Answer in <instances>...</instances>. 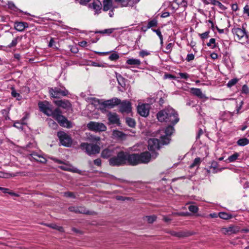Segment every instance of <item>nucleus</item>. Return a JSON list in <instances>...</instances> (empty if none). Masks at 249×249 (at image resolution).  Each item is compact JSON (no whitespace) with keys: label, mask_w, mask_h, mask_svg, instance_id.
Wrapping results in <instances>:
<instances>
[{"label":"nucleus","mask_w":249,"mask_h":249,"mask_svg":"<svg viewBox=\"0 0 249 249\" xmlns=\"http://www.w3.org/2000/svg\"><path fill=\"white\" fill-rule=\"evenodd\" d=\"M174 131L172 125H169L165 130H160L157 132L156 138H150L148 141V149L152 153H156V151L160 147V144H166L169 143V137Z\"/></svg>","instance_id":"1"},{"label":"nucleus","mask_w":249,"mask_h":249,"mask_svg":"<svg viewBox=\"0 0 249 249\" xmlns=\"http://www.w3.org/2000/svg\"><path fill=\"white\" fill-rule=\"evenodd\" d=\"M38 106L42 112L48 116H52L53 118L58 121L61 126L67 128L71 127L70 122L61 114L59 109L56 108L53 111L52 105L48 102H39Z\"/></svg>","instance_id":"2"},{"label":"nucleus","mask_w":249,"mask_h":249,"mask_svg":"<svg viewBox=\"0 0 249 249\" xmlns=\"http://www.w3.org/2000/svg\"><path fill=\"white\" fill-rule=\"evenodd\" d=\"M158 120L161 122H165L175 124L179 121L178 114L172 107H167L159 111L157 114Z\"/></svg>","instance_id":"3"},{"label":"nucleus","mask_w":249,"mask_h":249,"mask_svg":"<svg viewBox=\"0 0 249 249\" xmlns=\"http://www.w3.org/2000/svg\"><path fill=\"white\" fill-rule=\"evenodd\" d=\"M127 161V153L123 151L119 152L117 156L111 158L109 160V164L111 166H120L125 164Z\"/></svg>","instance_id":"4"},{"label":"nucleus","mask_w":249,"mask_h":249,"mask_svg":"<svg viewBox=\"0 0 249 249\" xmlns=\"http://www.w3.org/2000/svg\"><path fill=\"white\" fill-rule=\"evenodd\" d=\"M82 150H85L86 153L89 155L98 154L100 151V146L96 144H89L83 142L80 144Z\"/></svg>","instance_id":"5"},{"label":"nucleus","mask_w":249,"mask_h":249,"mask_svg":"<svg viewBox=\"0 0 249 249\" xmlns=\"http://www.w3.org/2000/svg\"><path fill=\"white\" fill-rule=\"evenodd\" d=\"M87 127L89 130L95 132L105 131L107 129L106 126L103 123L93 121L89 123Z\"/></svg>","instance_id":"6"},{"label":"nucleus","mask_w":249,"mask_h":249,"mask_svg":"<svg viewBox=\"0 0 249 249\" xmlns=\"http://www.w3.org/2000/svg\"><path fill=\"white\" fill-rule=\"evenodd\" d=\"M57 136L59 138L61 144L67 147H69L72 143V140L71 137L65 132L61 131L58 132Z\"/></svg>","instance_id":"7"},{"label":"nucleus","mask_w":249,"mask_h":249,"mask_svg":"<svg viewBox=\"0 0 249 249\" xmlns=\"http://www.w3.org/2000/svg\"><path fill=\"white\" fill-rule=\"evenodd\" d=\"M158 156L157 153L150 154L148 152H144L139 154L140 163H147L151 158L155 159Z\"/></svg>","instance_id":"8"},{"label":"nucleus","mask_w":249,"mask_h":249,"mask_svg":"<svg viewBox=\"0 0 249 249\" xmlns=\"http://www.w3.org/2000/svg\"><path fill=\"white\" fill-rule=\"evenodd\" d=\"M121 103V101L120 99L114 98H112L110 100L105 101L101 103L99 100H94V105H97L98 104H102L105 107H107L108 108H113L115 106Z\"/></svg>","instance_id":"9"},{"label":"nucleus","mask_w":249,"mask_h":249,"mask_svg":"<svg viewBox=\"0 0 249 249\" xmlns=\"http://www.w3.org/2000/svg\"><path fill=\"white\" fill-rule=\"evenodd\" d=\"M232 32L236 39L244 41L247 38V35L244 28H234L232 29Z\"/></svg>","instance_id":"10"},{"label":"nucleus","mask_w":249,"mask_h":249,"mask_svg":"<svg viewBox=\"0 0 249 249\" xmlns=\"http://www.w3.org/2000/svg\"><path fill=\"white\" fill-rule=\"evenodd\" d=\"M50 93L52 97L54 98H59L61 96H66L68 94V91L64 88L60 89L55 88L50 90Z\"/></svg>","instance_id":"11"},{"label":"nucleus","mask_w":249,"mask_h":249,"mask_svg":"<svg viewBox=\"0 0 249 249\" xmlns=\"http://www.w3.org/2000/svg\"><path fill=\"white\" fill-rule=\"evenodd\" d=\"M150 105L148 104L139 103L137 107L138 112L143 117H146L149 114Z\"/></svg>","instance_id":"12"},{"label":"nucleus","mask_w":249,"mask_h":249,"mask_svg":"<svg viewBox=\"0 0 249 249\" xmlns=\"http://www.w3.org/2000/svg\"><path fill=\"white\" fill-rule=\"evenodd\" d=\"M117 149V147L109 146L103 150L101 152V157L104 159H107L115 153Z\"/></svg>","instance_id":"13"},{"label":"nucleus","mask_w":249,"mask_h":249,"mask_svg":"<svg viewBox=\"0 0 249 249\" xmlns=\"http://www.w3.org/2000/svg\"><path fill=\"white\" fill-rule=\"evenodd\" d=\"M52 160H54L55 162H57L58 163L62 164V165L60 166L59 167L65 171H71L73 172H76L77 169L73 167L71 165L67 164V163H64L61 160H57L54 158H51Z\"/></svg>","instance_id":"14"},{"label":"nucleus","mask_w":249,"mask_h":249,"mask_svg":"<svg viewBox=\"0 0 249 249\" xmlns=\"http://www.w3.org/2000/svg\"><path fill=\"white\" fill-rule=\"evenodd\" d=\"M239 231V228L235 226H231L228 227H223L220 229V231L224 234L230 235L236 233Z\"/></svg>","instance_id":"15"},{"label":"nucleus","mask_w":249,"mask_h":249,"mask_svg":"<svg viewBox=\"0 0 249 249\" xmlns=\"http://www.w3.org/2000/svg\"><path fill=\"white\" fill-rule=\"evenodd\" d=\"M129 164L136 165L140 163L139 154H134L128 155L127 154V161Z\"/></svg>","instance_id":"16"},{"label":"nucleus","mask_w":249,"mask_h":249,"mask_svg":"<svg viewBox=\"0 0 249 249\" xmlns=\"http://www.w3.org/2000/svg\"><path fill=\"white\" fill-rule=\"evenodd\" d=\"M131 109V104L129 101H124L120 104V111L123 113H130Z\"/></svg>","instance_id":"17"},{"label":"nucleus","mask_w":249,"mask_h":249,"mask_svg":"<svg viewBox=\"0 0 249 249\" xmlns=\"http://www.w3.org/2000/svg\"><path fill=\"white\" fill-rule=\"evenodd\" d=\"M30 156V160L33 159L41 163H44L47 161L46 158L40 155L36 154V153H33L31 154Z\"/></svg>","instance_id":"18"},{"label":"nucleus","mask_w":249,"mask_h":249,"mask_svg":"<svg viewBox=\"0 0 249 249\" xmlns=\"http://www.w3.org/2000/svg\"><path fill=\"white\" fill-rule=\"evenodd\" d=\"M28 26V24L26 22H16L14 24L15 29L20 32L23 31Z\"/></svg>","instance_id":"19"},{"label":"nucleus","mask_w":249,"mask_h":249,"mask_svg":"<svg viewBox=\"0 0 249 249\" xmlns=\"http://www.w3.org/2000/svg\"><path fill=\"white\" fill-rule=\"evenodd\" d=\"M108 119L109 122L113 124H119V119L118 115L115 113H109L108 115Z\"/></svg>","instance_id":"20"},{"label":"nucleus","mask_w":249,"mask_h":249,"mask_svg":"<svg viewBox=\"0 0 249 249\" xmlns=\"http://www.w3.org/2000/svg\"><path fill=\"white\" fill-rule=\"evenodd\" d=\"M54 103L58 106L64 108H68L71 107V104L67 101L57 100L55 101Z\"/></svg>","instance_id":"21"},{"label":"nucleus","mask_w":249,"mask_h":249,"mask_svg":"<svg viewBox=\"0 0 249 249\" xmlns=\"http://www.w3.org/2000/svg\"><path fill=\"white\" fill-rule=\"evenodd\" d=\"M191 93L200 98H207L205 94H204L199 89L193 88L191 89Z\"/></svg>","instance_id":"22"},{"label":"nucleus","mask_w":249,"mask_h":249,"mask_svg":"<svg viewBox=\"0 0 249 249\" xmlns=\"http://www.w3.org/2000/svg\"><path fill=\"white\" fill-rule=\"evenodd\" d=\"M121 3L123 6H132L134 3H137L140 0H116Z\"/></svg>","instance_id":"23"},{"label":"nucleus","mask_w":249,"mask_h":249,"mask_svg":"<svg viewBox=\"0 0 249 249\" xmlns=\"http://www.w3.org/2000/svg\"><path fill=\"white\" fill-rule=\"evenodd\" d=\"M112 0H103V9L104 11H107L113 7Z\"/></svg>","instance_id":"24"},{"label":"nucleus","mask_w":249,"mask_h":249,"mask_svg":"<svg viewBox=\"0 0 249 249\" xmlns=\"http://www.w3.org/2000/svg\"><path fill=\"white\" fill-rule=\"evenodd\" d=\"M90 7L97 12L101 10V3L99 0H94L93 2L90 4Z\"/></svg>","instance_id":"25"},{"label":"nucleus","mask_w":249,"mask_h":249,"mask_svg":"<svg viewBox=\"0 0 249 249\" xmlns=\"http://www.w3.org/2000/svg\"><path fill=\"white\" fill-rule=\"evenodd\" d=\"M26 118H23L20 122H16L14 124V126L20 129H23V126L26 124L25 122Z\"/></svg>","instance_id":"26"},{"label":"nucleus","mask_w":249,"mask_h":249,"mask_svg":"<svg viewBox=\"0 0 249 249\" xmlns=\"http://www.w3.org/2000/svg\"><path fill=\"white\" fill-rule=\"evenodd\" d=\"M71 211H73L77 213H87L88 211L85 209L84 208L80 207V208H75V207H70L69 208Z\"/></svg>","instance_id":"27"},{"label":"nucleus","mask_w":249,"mask_h":249,"mask_svg":"<svg viewBox=\"0 0 249 249\" xmlns=\"http://www.w3.org/2000/svg\"><path fill=\"white\" fill-rule=\"evenodd\" d=\"M156 219L157 216L155 215L146 216L143 217V220L147 221L148 223H153L155 221H156Z\"/></svg>","instance_id":"28"},{"label":"nucleus","mask_w":249,"mask_h":249,"mask_svg":"<svg viewBox=\"0 0 249 249\" xmlns=\"http://www.w3.org/2000/svg\"><path fill=\"white\" fill-rule=\"evenodd\" d=\"M126 63L127 64L131 65H139L141 64V61L139 59L131 58L128 59Z\"/></svg>","instance_id":"29"},{"label":"nucleus","mask_w":249,"mask_h":249,"mask_svg":"<svg viewBox=\"0 0 249 249\" xmlns=\"http://www.w3.org/2000/svg\"><path fill=\"white\" fill-rule=\"evenodd\" d=\"M46 226L61 232H63L64 231L63 227L59 226L55 224H46Z\"/></svg>","instance_id":"30"},{"label":"nucleus","mask_w":249,"mask_h":249,"mask_svg":"<svg viewBox=\"0 0 249 249\" xmlns=\"http://www.w3.org/2000/svg\"><path fill=\"white\" fill-rule=\"evenodd\" d=\"M112 136L114 138H123L124 134L118 130H114L112 132Z\"/></svg>","instance_id":"31"},{"label":"nucleus","mask_w":249,"mask_h":249,"mask_svg":"<svg viewBox=\"0 0 249 249\" xmlns=\"http://www.w3.org/2000/svg\"><path fill=\"white\" fill-rule=\"evenodd\" d=\"M219 216L223 219H229L231 217V215L226 213L221 212L219 213Z\"/></svg>","instance_id":"32"},{"label":"nucleus","mask_w":249,"mask_h":249,"mask_svg":"<svg viewBox=\"0 0 249 249\" xmlns=\"http://www.w3.org/2000/svg\"><path fill=\"white\" fill-rule=\"evenodd\" d=\"M239 156V154L237 153H234V154L230 156L228 159L227 160V161L228 162H233L235 161Z\"/></svg>","instance_id":"33"},{"label":"nucleus","mask_w":249,"mask_h":249,"mask_svg":"<svg viewBox=\"0 0 249 249\" xmlns=\"http://www.w3.org/2000/svg\"><path fill=\"white\" fill-rule=\"evenodd\" d=\"M15 176V174H11L7 173H4L0 171V178H8Z\"/></svg>","instance_id":"34"},{"label":"nucleus","mask_w":249,"mask_h":249,"mask_svg":"<svg viewBox=\"0 0 249 249\" xmlns=\"http://www.w3.org/2000/svg\"><path fill=\"white\" fill-rule=\"evenodd\" d=\"M237 143L239 145L244 146L248 144L249 143V141L246 138L241 139L238 141Z\"/></svg>","instance_id":"35"},{"label":"nucleus","mask_w":249,"mask_h":249,"mask_svg":"<svg viewBox=\"0 0 249 249\" xmlns=\"http://www.w3.org/2000/svg\"><path fill=\"white\" fill-rule=\"evenodd\" d=\"M12 95L14 97L16 98L17 100H20L21 99V96H20L19 93H17L13 88L12 89Z\"/></svg>","instance_id":"36"},{"label":"nucleus","mask_w":249,"mask_h":249,"mask_svg":"<svg viewBox=\"0 0 249 249\" xmlns=\"http://www.w3.org/2000/svg\"><path fill=\"white\" fill-rule=\"evenodd\" d=\"M126 123L130 127H134L135 125V122L134 120L130 118H126Z\"/></svg>","instance_id":"37"},{"label":"nucleus","mask_w":249,"mask_h":249,"mask_svg":"<svg viewBox=\"0 0 249 249\" xmlns=\"http://www.w3.org/2000/svg\"><path fill=\"white\" fill-rule=\"evenodd\" d=\"M238 81V79L237 78H234L230 81H229V82L227 84V86L229 88L231 87L235 84H236Z\"/></svg>","instance_id":"38"},{"label":"nucleus","mask_w":249,"mask_h":249,"mask_svg":"<svg viewBox=\"0 0 249 249\" xmlns=\"http://www.w3.org/2000/svg\"><path fill=\"white\" fill-rule=\"evenodd\" d=\"M201 162V159L199 158H196L193 163L190 165L191 168H193L196 166L198 165Z\"/></svg>","instance_id":"39"},{"label":"nucleus","mask_w":249,"mask_h":249,"mask_svg":"<svg viewBox=\"0 0 249 249\" xmlns=\"http://www.w3.org/2000/svg\"><path fill=\"white\" fill-rule=\"evenodd\" d=\"M150 54V53L146 50H142L139 52V55L142 57H144Z\"/></svg>","instance_id":"40"},{"label":"nucleus","mask_w":249,"mask_h":249,"mask_svg":"<svg viewBox=\"0 0 249 249\" xmlns=\"http://www.w3.org/2000/svg\"><path fill=\"white\" fill-rule=\"evenodd\" d=\"M210 3L214 5L218 6L221 8L224 7L223 5L221 2L216 0H211Z\"/></svg>","instance_id":"41"},{"label":"nucleus","mask_w":249,"mask_h":249,"mask_svg":"<svg viewBox=\"0 0 249 249\" xmlns=\"http://www.w3.org/2000/svg\"><path fill=\"white\" fill-rule=\"evenodd\" d=\"M114 30V29L110 28V29H105L102 31H99L98 32L101 34H106L109 35L111 33L113 32V31Z\"/></svg>","instance_id":"42"},{"label":"nucleus","mask_w":249,"mask_h":249,"mask_svg":"<svg viewBox=\"0 0 249 249\" xmlns=\"http://www.w3.org/2000/svg\"><path fill=\"white\" fill-rule=\"evenodd\" d=\"M157 25V20L155 19H154V20H151L150 21H149L148 22V24L147 25V28H150L151 27L156 26Z\"/></svg>","instance_id":"43"},{"label":"nucleus","mask_w":249,"mask_h":249,"mask_svg":"<svg viewBox=\"0 0 249 249\" xmlns=\"http://www.w3.org/2000/svg\"><path fill=\"white\" fill-rule=\"evenodd\" d=\"M49 126L53 129H56L57 127V124L52 120H50L48 123Z\"/></svg>","instance_id":"44"},{"label":"nucleus","mask_w":249,"mask_h":249,"mask_svg":"<svg viewBox=\"0 0 249 249\" xmlns=\"http://www.w3.org/2000/svg\"><path fill=\"white\" fill-rule=\"evenodd\" d=\"M117 79L119 84L122 87H123L125 86V84L124 82V79L121 76V75H119L118 76H117Z\"/></svg>","instance_id":"45"},{"label":"nucleus","mask_w":249,"mask_h":249,"mask_svg":"<svg viewBox=\"0 0 249 249\" xmlns=\"http://www.w3.org/2000/svg\"><path fill=\"white\" fill-rule=\"evenodd\" d=\"M215 40L214 38H211L210 39L209 42L207 43V45L211 47L212 48H214L215 47Z\"/></svg>","instance_id":"46"},{"label":"nucleus","mask_w":249,"mask_h":249,"mask_svg":"<svg viewBox=\"0 0 249 249\" xmlns=\"http://www.w3.org/2000/svg\"><path fill=\"white\" fill-rule=\"evenodd\" d=\"M153 31L155 32L156 33V34L159 36V37L160 40V43H163V37H162V36L161 35V32L159 30H155V29H153Z\"/></svg>","instance_id":"47"},{"label":"nucleus","mask_w":249,"mask_h":249,"mask_svg":"<svg viewBox=\"0 0 249 249\" xmlns=\"http://www.w3.org/2000/svg\"><path fill=\"white\" fill-rule=\"evenodd\" d=\"M188 209L190 211L193 213H196L198 211V208L197 206L195 205H190L189 206Z\"/></svg>","instance_id":"48"},{"label":"nucleus","mask_w":249,"mask_h":249,"mask_svg":"<svg viewBox=\"0 0 249 249\" xmlns=\"http://www.w3.org/2000/svg\"><path fill=\"white\" fill-rule=\"evenodd\" d=\"M101 138L99 137L91 136L90 138H89V140L92 142L100 141Z\"/></svg>","instance_id":"49"},{"label":"nucleus","mask_w":249,"mask_h":249,"mask_svg":"<svg viewBox=\"0 0 249 249\" xmlns=\"http://www.w3.org/2000/svg\"><path fill=\"white\" fill-rule=\"evenodd\" d=\"M18 38H14L11 42V43L9 45V47L11 48L15 46L18 43Z\"/></svg>","instance_id":"50"},{"label":"nucleus","mask_w":249,"mask_h":249,"mask_svg":"<svg viewBox=\"0 0 249 249\" xmlns=\"http://www.w3.org/2000/svg\"><path fill=\"white\" fill-rule=\"evenodd\" d=\"M118 58L119 55L117 53H112L109 57V59L111 60H115L118 59Z\"/></svg>","instance_id":"51"},{"label":"nucleus","mask_w":249,"mask_h":249,"mask_svg":"<svg viewBox=\"0 0 249 249\" xmlns=\"http://www.w3.org/2000/svg\"><path fill=\"white\" fill-rule=\"evenodd\" d=\"M209 32H206L203 34H199L202 38H207L209 36Z\"/></svg>","instance_id":"52"},{"label":"nucleus","mask_w":249,"mask_h":249,"mask_svg":"<svg viewBox=\"0 0 249 249\" xmlns=\"http://www.w3.org/2000/svg\"><path fill=\"white\" fill-rule=\"evenodd\" d=\"M244 13L249 16V6L246 5L244 8Z\"/></svg>","instance_id":"53"},{"label":"nucleus","mask_w":249,"mask_h":249,"mask_svg":"<svg viewBox=\"0 0 249 249\" xmlns=\"http://www.w3.org/2000/svg\"><path fill=\"white\" fill-rule=\"evenodd\" d=\"M94 163L97 166H100L101 165V160L100 159H97L94 160Z\"/></svg>","instance_id":"54"},{"label":"nucleus","mask_w":249,"mask_h":249,"mask_svg":"<svg viewBox=\"0 0 249 249\" xmlns=\"http://www.w3.org/2000/svg\"><path fill=\"white\" fill-rule=\"evenodd\" d=\"M64 196L66 197H74V195L71 192H66L64 193Z\"/></svg>","instance_id":"55"},{"label":"nucleus","mask_w":249,"mask_h":249,"mask_svg":"<svg viewBox=\"0 0 249 249\" xmlns=\"http://www.w3.org/2000/svg\"><path fill=\"white\" fill-rule=\"evenodd\" d=\"M194 59V55L191 53L187 55V59L188 61L192 60Z\"/></svg>","instance_id":"56"},{"label":"nucleus","mask_w":249,"mask_h":249,"mask_svg":"<svg viewBox=\"0 0 249 249\" xmlns=\"http://www.w3.org/2000/svg\"><path fill=\"white\" fill-rule=\"evenodd\" d=\"M242 90L244 92L247 93L249 91V89L248 87L246 85H244L242 87Z\"/></svg>","instance_id":"57"},{"label":"nucleus","mask_w":249,"mask_h":249,"mask_svg":"<svg viewBox=\"0 0 249 249\" xmlns=\"http://www.w3.org/2000/svg\"><path fill=\"white\" fill-rule=\"evenodd\" d=\"M172 47H173V44L171 43L168 44L167 45V46L166 47V50L167 51V52H169L170 51Z\"/></svg>","instance_id":"58"},{"label":"nucleus","mask_w":249,"mask_h":249,"mask_svg":"<svg viewBox=\"0 0 249 249\" xmlns=\"http://www.w3.org/2000/svg\"><path fill=\"white\" fill-rule=\"evenodd\" d=\"M179 75H180L181 78L183 79H187L188 77V75L186 73H179Z\"/></svg>","instance_id":"59"},{"label":"nucleus","mask_w":249,"mask_h":249,"mask_svg":"<svg viewBox=\"0 0 249 249\" xmlns=\"http://www.w3.org/2000/svg\"><path fill=\"white\" fill-rule=\"evenodd\" d=\"M87 42L86 41H82L79 42V45L81 47H85L87 45Z\"/></svg>","instance_id":"60"},{"label":"nucleus","mask_w":249,"mask_h":249,"mask_svg":"<svg viewBox=\"0 0 249 249\" xmlns=\"http://www.w3.org/2000/svg\"><path fill=\"white\" fill-rule=\"evenodd\" d=\"M168 16H169V13L167 12L163 13L161 16V17L162 18H166Z\"/></svg>","instance_id":"61"},{"label":"nucleus","mask_w":249,"mask_h":249,"mask_svg":"<svg viewBox=\"0 0 249 249\" xmlns=\"http://www.w3.org/2000/svg\"><path fill=\"white\" fill-rule=\"evenodd\" d=\"M90 0H79V2L82 4H85L89 2Z\"/></svg>","instance_id":"62"},{"label":"nucleus","mask_w":249,"mask_h":249,"mask_svg":"<svg viewBox=\"0 0 249 249\" xmlns=\"http://www.w3.org/2000/svg\"><path fill=\"white\" fill-rule=\"evenodd\" d=\"M211 56L213 59H215L217 58V54L215 53H212Z\"/></svg>","instance_id":"63"},{"label":"nucleus","mask_w":249,"mask_h":249,"mask_svg":"<svg viewBox=\"0 0 249 249\" xmlns=\"http://www.w3.org/2000/svg\"><path fill=\"white\" fill-rule=\"evenodd\" d=\"M53 43H54V40H53V38H51L49 44V46L50 47H53Z\"/></svg>","instance_id":"64"}]
</instances>
